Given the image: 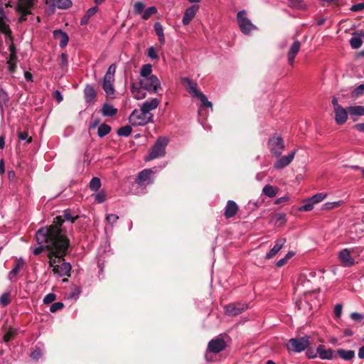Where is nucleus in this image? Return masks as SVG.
<instances>
[{
    "label": "nucleus",
    "mask_w": 364,
    "mask_h": 364,
    "mask_svg": "<svg viewBox=\"0 0 364 364\" xmlns=\"http://www.w3.org/2000/svg\"><path fill=\"white\" fill-rule=\"evenodd\" d=\"M63 220L57 218L53 224L39 228L36 232L38 247L33 250L34 255H39L42 252L49 250L48 257L55 255L65 257L70 247V240L66 237V230L63 226Z\"/></svg>",
    "instance_id": "f257e3e1"
},
{
    "label": "nucleus",
    "mask_w": 364,
    "mask_h": 364,
    "mask_svg": "<svg viewBox=\"0 0 364 364\" xmlns=\"http://www.w3.org/2000/svg\"><path fill=\"white\" fill-rule=\"evenodd\" d=\"M181 82L193 97L198 98L200 100L201 106L212 107V102L208 101L207 97L198 90V84L196 82L188 77L182 78Z\"/></svg>",
    "instance_id": "f03ea898"
},
{
    "label": "nucleus",
    "mask_w": 364,
    "mask_h": 364,
    "mask_svg": "<svg viewBox=\"0 0 364 364\" xmlns=\"http://www.w3.org/2000/svg\"><path fill=\"white\" fill-rule=\"evenodd\" d=\"M168 144V139L166 136H159L154 144L150 149L146 161H151L157 158L163 157L166 154V147Z\"/></svg>",
    "instance_id": "7ed1b4c3"
},
{
    "label": "nucleus",
    "mask_w": 364,
    "mask_h": 364,
    "mask_svg": "<svg viewBox=\"0 0 364 364\" xmlns=\"http://www.w3.org/2000/svg\"><path fill=\"white\" fill-rule=\"evenodd\" d=\"M63 258L64 257L55 255L49 259V266L53 267L54 274L58 277L68 276L71 270V264L69 262H63L62 264H58L61 259H64Z\"/></svg>",
    "instance_id": "20e7f679"
},
{
    "label": "nucleus",
    "mask_w": 364,
    "mask_h": 364,
    "mask_svg": "<svg viewBox=\"0 0 364 364\" xmlns=\"http://www.w3.org/2000/svg\"><path fill=\"white\" fill-rule=\"evenodd\" d=\"M153 114H148L142 109H135L129 117L130 124L134 127L144 126L152 122Z\"/></svg>",
    "instance_id": "39448f33"
},
{
    "label": "nucleus",
    "mask_w": 364,
    "mask_h": 364,
    "mask_svg": "<svg viewBox=\"0 0 364 364\" xmlns=\"http://www.w3.org/2000/svg\"><path fill=\"white\" fill-rule=\"evenodd\" d=\"M16 10L21 14L19 21H25L27 16L32 14L31 10L38 0H17Z\"/></svg>",
    "instance_id": "423d86ee"
},
{
    "label": "nucleus",
    "mask_w": 364,
    "mask_h": 364,
    "mask_svg": "<svg viewBox=\"0 0 364 364\" xmlns=\"http://www.w3.org/2000/svg\"><path fill=\"white\" fill-rule=\"evenodd\" d=\"M310 345V337L305 336L298 338H291L287 345L289 350L301 353Z\"/></svg>",
    "instance_id": "0eeeda50"
},
{
    "label": "nucleus",
    "mask_w": 364,
    "mask_h": 364,
    "mask_svg": "<svg viewBox=\"0 0 364 364\" xmlns=\"http://www.w3.org/2000/svg\"><path fill=\"white\" fill-rule=\"evenodd\" d=\"M139 84L150 93H156L161 90V82L156 75L139 79Z\"/></svg>",
    "instance_id": "6e6552de"
},
{
    "label": "nucleus",
    "mask_w": 364,
    "mask_h": 364,
    "mask_svg": "<svg viewBox=\"0 0 364 364\" xmlns=\"http://www.w3.org/2000/svg\"><path fill=\"white\" fill-rule=\"evenodd\" d=\"M237 18L238 26L244 34L249 35L252 31L257 29V26L252 23L251 21L246 16L245 10L237 13Z\"/></svg>",
    "instance_id": "1a4fd4ad"
},
{
    "label": "nucleus",
    "mask_w": 364,
    "mask_h": 364,
    "mask_svg": "<svg viewBox=\"0 0 364 364\" xmlns=\"http://www.w3.org/2000/svg\"><path fill=\"white\" fill-rule=\"evenodd\" d=\"M227 346L226 342L223 339L221 335L217 336L216 338L210 340L208 342V347L206 349L205 358L208 359V355L210 353H213L215 354L219 353L221 351L224 350Z\"/></svg>",
    "instance_id": "9d476101"
},
{
    "label": "nucleus",
    "mask_w": 364,
    "mask_h": 364,
    "mask_svg": "<svg viewBox=\"0 0 364 364\" xmlns=\"http://www.w3.org/2000/svg\"><path fill=\"white\" fill-rule=\"evenodd\" d=\"M268 146L270 152L275 156H279L284 149V143L282 136L274 134L269 138Z\"/></svg>",
    "instance_id": "9b49d317"
},
{
    "label": "nucleus",
    "mask_w": 364,
    "mask_h": 364,
    "mask_svg": "<svg viewBox=\"0 0 364 364\" xmlns=\"http://www.w3.org/2000/svg\"><path fill=\"white\" fill-rule=\"evenodd\" d=\"M248 306L243 303H232L225 306L224 311L226 315L234 316L239 315L247 310Z\"/></svg>",
    "instance_id": "f8f14e48"
},
{
    "label": "nucleus",
    "mask_w": 364,
    "mask_h": 364,
    "mask_svg": "<svg viewBox=\"0 0 364 364\" xmlns=\"http://www.w3.org/2000/svg\"><path fill=\"white\" fill-rule=\"evenodd\" d=\"M153 174L154 171L151 169H144L139 173L135 182L139 186H146L151 184L154 182Z\"/></svg>",
    "instance_id": "ddd939ff"
},
{
    "label": "nucleus",
    "mask_w": 364,
    "mask_h": 364,
    "mask_svg": "<svg viewBox=\"0 0 364 364\" xmlns=\"http://www.w3.org/2000/svg\"><path fill=\"white\" fill-rule=\"evenodd\" d=\"M296 151L293 150L288 154L283 156L278 159L275 163L274 164V168L275 169H282L289 165L291 162L293 161L295 155H296Z\"/></svg>",
    "instance_id": "4468645a"
},
{
    "label": "nucleus",
    "mask_w": 364,
    "mask_h": 364,
    "mask_svg": "<svg viewBox=\"0 0 364 364\" xmlns=\"http://www.w3.org/2000/svg\"><path fill=\"white\" fill-rule=\"evenodd\" d=\"M338 259L344 267H350L355 264V259L351 257V250L343 249L338 254Z\"/></svg>",
    "instance_id": "2eb2a0df"
},
{
    "label": "nucleus",
    "mask_w": 364,
    "mask_h": 364,
    "mask_svg": "<svg viewBox=\"0 0 364 364\" xmlns=\"http://www.w3.org/2000/svg\"><path fill=\"white\" fill-rule=\"evenodd\" d=\"M44 4L52 10L55 8L60 9H66L71 6L72 1L70 0H43Z\"/></svg>",
    "instance_id": "dca6fc26"
},
{
    "label": "nucleus",
    "mask_w": 364,
    "mask_h": 364,
    "mask_svg": "<svg viewBox=\"0 0 364 364\" xmlns=\"http://www.w3.org/2000/svg\"><path fill=\"white\" fill-rule=\"evenodd\" d=\"M200 9L199 5L198 4H193L189 7H188L183 14V18H182V23L183 25L186 26L188 25L191 21L193 20V18L196 15L197 12Z\"/></svg>",
    "instance_id": "f3484780"
},
{
    "label": "nucleus",
    "mask_w": 364,
    "mask_h": 364,
    "mask_svg": "<svg viewBox=\"0 0 364 364\" xmlns=\"http://www.w3.org/2000/svg\"><path fill=\"white\" fill-rule=\"evenodd\" d=\"M335 121L336 124L341 125L346 122L348 114H349L348 107L343 108L342 106H338L334 109Z\"/></svg>",
    "instance_id": "a211bd4d"
},
{
    "label": "nucleus",
    "mask_w": 364,
    "mask_h": 364,
    "mask_svg": "<svg viewBox=\"0 0 364 364\" xmlns=\"http://www.w3.org/2000/svg\"><path fill=\"white\" fill-rule=\"evenodd\" d=\"M25 265V261L23 258H19L17 259L16 263L12 268V269L8 274V279L11 282H14L16 281V276L21 272V270L23 268Z\"/></svg>",
    "instance_id": "6ab92c4d"
},
{
    "label": "nucleus",
    "mask_w": 364,
    "mask_h": 364,
    "mask_svg": "<svg viewBox=\"0 0 364 364\" xmlns=\"http://www.w3.org/2000/svg\"><path fill=\"white\" fill-rule=\"evenodd\" d=\"M301 48V43L299 41H295L293 44L290 46L289 50L287 53V60L289 65H292L294 62V59L299 52Z\"/></svg>",
    "instance_id": "aec40b11"
},
{
    "label": "nucleus",
    "mask_w": 364,
    "mask_h": 364,
    "mask_svg": "<svg viewBox=\"0 0 364 364\" xmlns=\"http://www.w3.org/2000/svg\"><path fill=\"white\" fill-rule=\"evenodd\" d=\"M285 242V238H279L276 240L274 247L266 254L265 259H270L273 258L281 250Z\"/></svg>",
    "instance_id": "412c9836"
},
{
    "label": "nucleus",
    "mask_w": 364,
    "mask_h": 364,
    "mask_svg": "<svg viewBox=\"0 0 364 364\" xmlns=\"http://www.w3.org/2000/svg\"><path fill=\"white\" fill-rule=\"evenodd\" d=\"M316 352L322 360H332L334 358V350L331 348L326 349L323 345L316 348Z\"/></svg>",
    "instance_id": "4be33fe9"
},
{
    "label": "nucleus",
    "mask_w": 364,
    "mask_h": 364,
    "mask_svg": "<svg viewBox=\"0 0 364 364\" xmlns=\"http://www.w3.org/2000/svg\"><path fill=\"white\" fill-rule=\"evenodd\" d=\"M238 211V206L237 203L231 200H229L227 202L226 206L225 208L224 215L226 218H230L235 216Z\"/></svg>",
    "instance_id": "5701e85b"
},
{
    "label": "nucleus",
    "mask_w": 364,
    "mask_h": 364,
    "mask_svg": "<svg viewBox=\"0 0 364 364\" xmlns=\"http://www.w3.org/2000/svg\"><path fill=\"white\" fill-rule=\"evenodd\" d=\"M53 37L55 39L59 41V46L60 48L65 47L68 43L69 36L62 30H55L53 31Z\"/></svg>",
    "instance_id": "b1692460"
},
{
    "label": "nucleus",
    "mask_w": 364,
    "mask_h": 364,
    "mask_svg": "<svg viewBox=\"0 0 364 364\" xmlns=\"http://www.w3.org/2000/svg\"><path fill=\"white\" fill-rule=\"evenodd\" d=\"M57 218H60L61 220L63 221V226L65 228V230H66V235H68V230H67V227L65 226V221H68V222H70V223H73L75 222V220L77 218V216H74L73 215L71 211L68 209L67 210H65L63 211V215H59V216H56L54 220H53V222L52 224L54 223L55 219ZM66 237H68V235H66Z\"/></svg>",
    "instance_id": "393cba45"
},
{
    "label": "nucleus",
    "mask_w": 364,
    "mask_h": 364,
    "mask_svg": "<svg viewBox=\"0 0 364 364\" xmlns=\"http://www.w3.org/2000/svg\"><path fill=\"white\" fill-rule=\"evenodd\" d=\"M159 105V100L157 98H154L151 100L145 101L141 107V109H142L144 111H145L148 114H152L151 113V110H154L157 108V107Z\"/></svg>",
    "instance_id": "a878e982"
},
{
    "label": "nucleus",
    "mask_w": 364,
    "mask_h": 364,
    "mask_svg": "<svg viewBox=\"0 0 364 364\" xmlns=\"http://www.w3.org/2000/svg\"><path fill=\"white\" fill-rule=\"evenodd\" d=\"M362 36L360 32H353L350 39V45L353 49H358L363 44Z\"/></svg>",
    "instance_id": "bb28decb"
},
{
    "label": "nucleus",
    "mask_w": 364,
    "mask_h": 364,
    "mask_svg": "<svg viewBox=\"0 0 364 364\" xmlns=\"http://www.w3.org/2000/svg\"><path fill=\"white\" fill-rule=\"evenodd\" d=\"M84 95L85 102L91 103L95 101L96 97V92L94 87L90 85H87L84 89Z\"/></svg>",
    "instance_id": "cd10ccee"
},
{
    "label": "nucleus",
    "mask_w": 364,
    "mask_h": 364,
    "mask_svg": "<svg viewBox=\"0 0 364 364\" xmlns=\"http://www.w3.org/2000/svg\"><path fill=\"white\" fill-rule=\"evenodd\" d=\"M336 353L338 356L346 361H350L355 358V351L353 350H345L339 348L336 350Z\"/></svg>",
    "instance_id": "c85d7f7f"
},
{
    "label": "nucleus",
    "mask_w": 364,
    "mask_h": 364,
    "mask_svg": "<svg viewBox=\"0 0 364 364\" xmlns=\"http://www.w3.org/2000/svg\"><path fill=\"white\" fill-rule=\"evenodd\" d=\"M144 90L141 86L138 87L135 83H132L131 85V91L134 97L136 100H142L146 97V94Z\"/></svg>",
    "instance_id": "c756f323"
},
{
    "label": "nucleus",
    "mask_w": 364,
    "mask_h": 364,
    "mask_svg": "<svg viewBox=\"0 0 364 364\" xmlns=\"http://www.w3.org/2000/svg\"><path fill=\"white\" fill-rule=\"evenodd\" d=\"M17 56L14 51H11L9 58L7 60L8 70L13 74L16 69Z\"/></svg>",
    "instance_id": "7c9ffc66"
},
{
    "label": "nucleus",
    "mask_w": 364,
    "mask_h": 364,
    "mask_svg": "<svg viewBox=\"0 0 364 364\" xmlns=\"http://www.w3.org/2000/svg\"><path fill=\"white\" fill-rule=\"evenodd\" d=\"M101 112L104 117H114L117 113V109L109 104H104Z\"/></svg>",
    "instance_id": "2f4dec72"
},
{
    "label": "nucleus",
    "mask_w": 364,
    "mask_h": 364,
    "mask_svg": "<svg viewBox=\"0 0 364 364\" xmlns=\"http://www.w3.org/2000/svg\"><path fill=\"white\" fill-rule=\"evenodd\" d=\"M10 97L7 92L0 88V110L4 111V107H7Z\"/></svg>",
    "instance_id": "473e14b6"
},
{
    "label": "nucleus",
    "mask_w": 364,
    "mask_h": 364,
    "mask_svg": "<svg viewBox=\"0 0 364 364\" xmlns=\"http://www.w3.org/2000/svg\"><path fill=\"white\" fill-rule=\"evenodd\" d=\"M152 65L151 64H145L142 65L139 79L146 78L153 76Z\"/></svg>",
    "instance_id": "72a5a7b5"
},
{
    "label": "nucleus",
    "mask_w": 364,
    "mask_h": 364,
    "mask_svg": "<svg viewBox=\"0 0 364 364\" xmlns=\"http://www.w3.org/2000/svg\"><path fill=\"white\" fill-rule=\"evenodd\" d=\"M278 191L279 189L277 187L269 184L266 185L262 189V193L269 198H274L276 196Z\"/></svg>",
    "instance_id": "f704fd0d"
},
{
    "label": "nucleus",
    "mask_w": 364,
    "mask_h": 364,
    "mask_svg": "<svg viewBox=\"0 0 364 364\" xmlns=\"http://www.w3.org/2000/svg\"><path fill=\"white\" fill-rule=\"evenodd\" d=\"M116 68L117 67L115 64L110 65L103 77V80L114 82Z\"/></svg>",
    "instance_id": "c9c22d12"
},
{
    "label": "nucleus",
    "mask_w": 364,
    "mask_h": 364,
    "mask_svg": "<svg viewBox=\"0 0 364 364\" xmlns=\"http://www.w3.org/2000/svg\"><path fill=\"white\" fill-rule=\"evenodd\" d=\"M349 114L351 116H363L364 115V106L356 105L348 107Z\"/></svg>",
    "instance_id": "e433bc0d"
},
{
    "label": "nucleus",
    "mask_w": 364,
    "mask_h": 364,
    "mask_svg": "<svg viewBox=\"0 0 364 364\" xmlns=\"http://www.w3.org/2000/svg\"><path fill=\"white\" fill-rule=\"evenodd\" d=\"M113 82H114L103 80L102 88H103L104 91L106 92L107 95H114V88Z\"/></svg>",
    "instance_id": "4c0bfd02"
},
{
    "label": "nucleus",
    "mask_w": 364,
    "mask_h": 364,
    "mask_svg": "<svg viewBox=\"0 0 364 364\" xmlns=\"http://www.w3.org/2000/svg\"><path fill=\"white\" fill-rule=\"evenodd\" d=\"M110 132L111 127L106 124H102L98 127L97 135L102 138L107 135Z\"/></svg>",
    "instance_id": "58836bf2"
},
{
    "label": "nucleus",
    "mask_w": 364,
    "mask_h": 364,
    "mask_svg": "<svg viewBox=\"0 0 364 364\" xmlns=\"http://www.w3.org/2000/svg\"><path fill=\"white\" fill-rule=\"evenodd\" d=\"M90 188L92 191H97L101 186L100 179L97 177H93L90 182Z\"/></svg>",
    "instance_id": "ea45409f"
},
{
    "label": "nucleus",
    "mask_w": 364,
    "mask_h": 364,
    "mask_svg": "<svg viewBox=\"0 0 364 364\" xmlns=\"http://www.w3.org/2000/svg\"><path fill=\"white\" fill-rule=\"evenodd\" d=\"M16 333H17V330L16 329H15V328H14L12 327H9L8 331L4 335V342H9L12 338H14V336L16 335Z\"/></svg>",
    "instance_id": "a19ab883"
},
{
    "label": "nucleus",
    "mask_w": 364,
    "mask_h": 364,
    "mask_svg": "<svg viewBox=\"0 0 364 364\" xmlns=\"http://www.w3.org/2000/svg\"><path fill=\"white\" fill-rule=\"evenodd\" d=\"M157 12V9L155 6H149L145 9L142 14V18L144 20L149 19L153 14Z\"/></svg>",
    "instance_id": "79ce46f5"
},
{
    "label": "nucleus",
    "mask_w": 364,
    "mask_h": 364,
    "mask_svg": "<svg viewBox=\"0 0 364 364\" xmlns=\"http://www.w3.org/2000/svg\"><path fill=\"white\" fill-rule=\"evenodd\" d=\"M6 19L0 20V32L6 36H10L11 32L9 26L6 23Z\"/></svg>",
    "instance_id": "37998d69"
},
{
    "label": "nucleus",
    "mask_w": 364,
    "mask_h": 364,
    "mask_svg": "<svg viewBox=\"0 0 364 364\" xmlns=\"http://www.w3.org/2000/svg\"><path fill=\"white\" fill-rule=\"evenodd\" d=\"M132 128L130 126L127 125L122 127L117 130V134L121 136H129L132 134Z\"/></svg>",
    "instance_id": "c03bdc74"
},
{
    "label": "nucleus",
    "mask_w": 364,
    "mask_h": 364,
    "mask_svg": "<svg viewBox=\"0 0 364 364\" xmlns=\"http://www.w3.org/2000/svg\"><path fill=\"white\" fill-rule=\"evenodd\" d=\"M343 200H338L334 202H327L323 205V210H331L336 207L341 206L342 204H343Z\"/></svg>",
    "instance_id": "a18cd8bd"
},
{
    "label": "nucleus",
    "mask_w": 364,
    "mask_h": 364,
    "mask_svg": "<svg viewBox=\"0 0 364 364\" xmlns=\"http://www.w3.org/2000/svg\"><path fill=\"white\" fill-rule=\"evenodd\" d=\"M11 302L10 292H4L0 296V304L3 306H7Z\"/></svg>",
    "instance_id": "49530a36"
},
{
    "label": "nucleus",
    "mask_w": 364,
    "mask_h": 364,
    "mask_svg": "<svg viewBox=\"0 0 364 364\" xmlns=\"http://www.w3.org/2000/svg\"><path fill=\"white\" fill-rule=\"evenodd\" d=\"M314 207V203L311 201V198H308L304 203L299 208V210L301 211H310L313 210Z\"/></svg>",
    "instance_id": "de8ad7c7"
},
{
    "label": "nucleus",
    "mask_w": 364,
    "mask_h": 364,
    "mask_svg": "<svg viewBox=\"0 0 364 364\" xmlns=\"http://www.w3.org/2000/svg\"><path fill=\"white\" fill-rule=\"evenodd\" d=\"M327 196L325 193H318L312 196L310 198L314 202V205L323 201Z\"/></svg>",
    "instance_id": "09e8293b"
},
{
    "label": "nucleus",
    "mask_w": 364,
    "mask_h": 364,
    "mask_svg": "<svg viewBox=\"0 0 364 364\" xmlns=\"http://www.w3.org/2000/svg\"><path fill=\"white\" fill-rule=\"evenodd\" d=\"M289 6L294 9H301L304 6L302 0H289Z\"/></svg>",
    "instance_id": "8fccbe9b"
},
{
    "label": "nucleus",
    "mask_w": 364,
    "mask_h": 364,
    "mask_svg": "<svg viewBox=\"0 0 364 364\" xmlns=\"http://www.w3.org/2000/svg\"><path fill=\"white\" fill-rule=\"evenodd\" d=\"M364 92V85L361 84L355 89H354L351 92V96L353 97H358L361 95Z\"/></svg>",
    "instance_id": "3c124183"
},
{
    "label": "nucleus",
    "mask_w": 364,
    "mask_h": 364,
    "mask_svg": "<svg viewBox=\"0 0 364 364\" xmlns=\"http://www.w3.org/2000/svg\"><path fill=\"white\" fill-rule=\"evenodd\" d=\"M118 219L119 217L115 214H107L106 215L107 222L112 226L117 222Z\"/></svg>",
    "instance_id": "603ef678"
},
{
    "label": "nucleus",
    "mask_w": 364,
    "mask_h": 364,
    "mask_svg": "<svg viewBox=\"0 0 364 364\" xmlns=\"http://www.w3.org/2000/svg\"><path fill=\"white\" fill-rule=\"evenodd\" d=\"M68 55L65 53H62L60 57L59 65L63 68L68 66Z\"/></svg>",
    "instance_id": "864d4df0"
},
{
    "label": "nucleus",
    "mask_w": 364,
    "mask_h": 364,
    "mask_svg": "<svg viewBox=\"0 0 364 364\" xmlns=\"http://www.w3.org/2000/svg\"><path fill=\"white\" fill-rule=\"evenodd\" d=\"M56 299V296L55 294L49 293L46 294L43 298V303L45 304H48L54 301Z\"/></svg>",
    "instance_id": "5fc2aeb1"
},
{
    "label": "nucleus",
    "mask_w": 364,
    "mask_h": 364,
    "mask_svg": "<svg viewBox=\"0 0 364 364\" xmlns=\"http://www.w3.org/2000/svg\"><path fill=\"white\" fill-rule=\"evenodd\" d=\"M106 195L104 191H100L97 193L95 196V202L98 203H102L105 200Z\"/></svg>",
    "instance_id": "6e6d98bb"
},
{
    "label": "nucleus",
    "mask_w": 364,
    "mask_h": 364,
    "mask_svg": "<svg viewBox=\"0 0 364 364\" xmlns=\"http://www.w3.org/2000/svg\"><path fill=\"white\" fill-rule=\"evenodd\" d=\"M18 136L21 141H26L28 143L31 141V138L28 136V134L26 131L18 132Z\"/></svg>",
    "instance_id": "4d7b16f0"
},
{
    "label": "nucleus",
    "mask_w": 364,
    "mask_h": 364,
    "mask_svg": "<svg viewBox=\"0 0 364 364\" xmlns=\"http://www.w3.org/2000/svg\"><path fill=\"white\" fill-rule=\"evenodd\" d=\"M64 306V304L62 303V302H55V303H53L50 307V311L51 312H55L58 310H60L63 308Z\"/></svg>",
    "instance_id": "13d9d810"
},
{
    "label": "nucleus",
    "mask_w": 364,
    "mask_h": 364,
    "mask_svg": "<svg viewBox=\"0 0 364 364\" xmlns=\"http://www.w3.org/2000/svg\"><path fill=\"white\" fill-rule=\"evenodd\" d=\"M154 31L157 36H162L164 33V28L159 22H156L154 25Z\"/></svg>",
    "instance_id": "bf43d9fd"
},
{
    "label": "nucleus",
    "mask_w": 364,
    "mask_h": 364,
    "mask_svg": "<svg viewBox=\"0 0 364 364\" xmlns=\"http://www.w3.org/2000/svg\"><path fill=\"white\" fill-rule=\"evenodd\" d=\"M147 55L152 60H156L159 58V55H157L155 48L152 46L149 48Z\"/></svg>",
    "instance_id": "052dcab7"
},
{
    "label": "nucleus",
    "mask_w": 364,
    "mask_h": 364,
    "mask_svg": "<svg viewBox=\"0 0 364 364\" xmlns=\"http://www.w3.org/2000/svg\"><path fill=\"white\" fill-rule=\"evenodd\" d=\"M134 7L136 14H141L144 9V4L141 1H138L135 3Z\"/></svg>",
    "instance_id": "680f3d73"
},
{
    "label": "nucleus",
    "mask_w": 364,
    "mask_h": 364,
    "mask_svg": "<svg viewBox=\"0 0 364 364\" xmlns=\"http://www.w3.org/2000/svg\"><path fill=\"white\" fill-rule=\"evenodd\" d=\"M350 318L356 321H361L364 318V315L358 312H353L350 314Z\"/></svg>",
    "instance_id": "e2e57ef3"
},
{
    "label": "nucleus",
    "mask_w": 364,
    "mask_h": 364,
    "mask_svg": "<svg viewBox=\"0 0 364 364\" xmlns=\"http://www.w3.org/2000/svg\"><path fill=\"white\" fill-rule=\"evenodd\" d=\"M343 306L341 304H337L334 308V314L336 317L339 318L342 314Z\"/></svg>",
    "instance_id": "0e129e2a"
},
{
    "label": "nucleus",
    "mask_w": 364,
    "mask_h": 364,
    "mask_svg": "<svg viewBox=\"0 0 364 364\" xmlns=\"http://www.w3.org/2000/svg\"><path fill=\"white\" fill-rule=\"evenodd\" d=\"M97 11L98 7L97 6L91 7L87 11L85 15L90 18L94 16L97 12Z\"/></svg>",
    "instance_id": "69168bd1"
},
{
    "label": "nucleus",
    "mask_w": 364,
    "mask_h": 364,
    "mask_svg": "<svg viewBox=\"0 0 364 364\" xmlns=\"http://www.w3.org/2000/svg\"><path fill=\"white\" fill-rule=\"evenodd\" d=\"M351 11H360L364 9V3H359L357 4H354L351 7Z\"/></svg>",
    "instance_id": "338daca9"
},
{
    "label": "nucleus",
    "mask_w": 364,
    "mask_h": 364,
    "mask_svg": "<svg viewBox=\"0 0 364 364\" xmlns=\"http://www.w3.org/2000/svg\"><path fill=\"white\" fill-rule=\"evenodd\" d=\"M41 356V351L40 349H36L31 353V357L35 360H38Z\"/></svg>",
    "instance_id": "774afa93"
}]
</instances>
